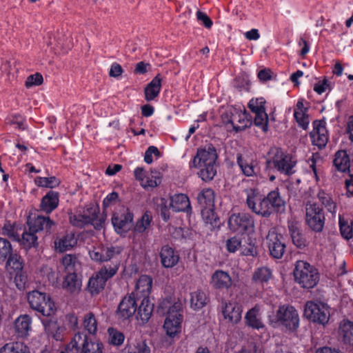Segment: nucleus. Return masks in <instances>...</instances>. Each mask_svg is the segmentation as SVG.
<instances>
[{"label":"nucleus","mask_w":353,"mask_h":353,"mask_svg":"<svg viewBox=\"0 0 353 353\" xmlns=\"http://www.w3.org/2000/svg\"><path fill=\"white\" fill-rule=\"evenodd\" d=\"M266 199L273 211L277 213H283L285 211V201L281 196L279 188L270 192L266 196Z\"/></svg>","instance_id":"obj_28"},{"label":"nucleus","mask_w":353,"mask_h":353,"mask_svg":"<svg viewBox=\"0 0 353 353\" xmlns=\"http://www.w3.org/2000/svg\"><path fill=\"white\" fill-rule=\"evenodd\" d=\"M269 321L273 327L283 326L292 332L296 331L299 326V314L293 306L289 305L280 306L275 316H269Z\"/></svg>","instance_id":"obj_5"},{"label":"nucleus","mask_w":353,"mask_h":353,"mask_svg":"<svg viewBox=\"0 0 353 353\" xmlns=\"http://www.w3.org/2000/svg\"><path fill=\"white\" fill-rule=\"evenodd\" d=\"M198 204L201 209L214 208V192L211 188L202 190L196 196Z\"/></svg>","instance_id":"obj_30"},{"label":"nucleus","mask_w":353,"mask_h":353,"mask_svg":"<svg viewBox=\"0 0 353 353\" xmlns=\"http://www.w3.org/2000/svg\"><path fill=\"white\" fill-rule=\"evenodd\" d=\"M254 123L256 126L262 129L264 132L268 130V116L265 111L256 112Z\"/></svg>","instance_id":"obj_54"},{"label":"nucleus","mask_w":353,"mask_h":353,"mask_svg":"<svg viewBox=\"0 0 353 353\" xmlns=\"http://www.w3.org/2000/svg\"><path fill=\"white\" fill-rule=\"evenodd\" d=\"M106 283L95 273L90 278L88 283V290L92 295L99 294L105 288Z\"/></svg>","instance_id":"obj_40"},{"label":"nucleus","mask_w":353,"mask_h":353,"mask_svg":"<svg viewBox=\"0 0 353 353\" xmlns=\"http://www.w3.org/2000/svg\"><path fill=\"white\" fill-rule=\"evenodd\" d=\"M266 165L274 168L281 174L290 176L295 172L294 170L296 161L293 160L292 155L285 153L281 148L272 147L268 153Z\"/></svg>","instance_id":"obj_3"},{"label":"nucleus","mask_w":353,"mask_h":353,"mask_svg":"<svg viewBox=\"0 0 353 353\" xmlns=\"http://www.w3.org/2000/svg\"><path fill=\"white\" fill-rule=\"evenodd\" d=\"M120 261L116 260L112 265H104L97 272L99 276L106 283L107 281L113 277L119 270Z\"/></svg>","instance_id":"obj_41"},{"label":"nucleus","mask_w":353,"mask_h":353,"mask_svg":"<svg viewBox=\"0 0 353 353\" xmlns=\"http://www.w3.org/2000/svg\"><path fill=\"white\" fill-rule=\"evenodd\" d=\"M339 336L345 344L353 347V322L343 321L339 326Z\"/></svg>","instance_id":"obj_32"},{"label":"nucleus","mask_w":353,"mask_h":353,"mask_svg":"<svg viewBox=\"0 0 353 353\" xmlns=\"http://www.w3.org/2000/svg\"><path fill=\"white\" fill-rule=\"evenodd\" d=\"M218 155L215 148L210 145L204 149H199L190 163V168H201L203 165L215 164Z\"/></svg>","instance_id":"obj_14"},{"label":"nucleus","mask_w":353,"mask_h":353,"mask_svg":"<svg viewBox=\"0 0 353 353\" xmlns=\"http://www.w3.org/2000/svg\"><path fill=\"white\" fill-rule=\"evenodd\" d=\"M83 327L90 334H94L97 332V321L92 312H89L85 315Z\"/></svg>","instance_id":"obj_51"},{"label":"nucleus","mask_w":353,"mask_h":353,"mask_svg":"<svg viewBox=\"0 0 353 353\" xmlns=\"http://www.w3.org/2000/svg\"><path fill=\"white\" fill-rule=\"evenodd\" d=\"M81 286V280L78 279L76 272L68 273L62 283V287L70 293H77Z\"/></svg>","instance_id":"obj_33"},{"label":"nucleus","mask_w":353,"mask_h":353,"mask_svg":"<svg viewBox=\"0 0 353 353\" xmlns=\"http://www.w3.org/2000/svg\"><path fill=\"white\" fill-rule=\"evenodd\" d=\"M76 257L72 254H66L62 259V264L68 273L75 272Z\"/></svg>","instance_id":"obj_56"},{"label":"nucleus","mask_w":353,"mask_h":353,"mask_svg":"<svg viewBox=\"0 0 353 353\" xmlns=\"http://www.w3.org/2000/svg\"><path fill=\"white\" fill-rule=\"evenodd\" d=\"M294 281L301 288L312 289L319 281L318 270L305 261H297L293 271Z\"/></svg>","instance_id":"obj_4"},{"label":"nucleus","mask_w":353,"mask_h":353,"mask_svg":"<svg viewBox=\"0 0 353 353\" xmlns=\"http://www.w3.org/2000/svg\"><path fill=\"white\" fill-rule=\"evenodd\" d=\"M133 214L128 208H122L114 212L112 217V223L118 234L127 233L132 226Z\"/></svg>","instance_id":"obj_12"},{"label":"nucleus","mask_w":353,"mask_h":353,"mask_svg":"<svg viewBox=\"0 0 353 353\" xmlns=\"http://www.w3.org/2000/svg\"><path fill=\"white\" fill-rule=\"evenodd\" d=\"M150 347L146 340L140 339L136 341L133 349L131 347H126L123 353H150Z\"/></svg>","instance_id":"obj_44"},{"label":"nucleus","mask_w":353,"mask_h":353,"mask_svg":"<svg viewBox=\"0 0 353 353\" xmlns=\"http://www.w3.org/2000/svg\"><path fill=\"white\" fill-rule=\"evenodd\" d=\"M32 319L28 314L20 315L14 321V330L17 337L25 338L31 330Z\"/></svg>","instance_id":"obj_26"},{"label":"nucleus","mask_w":353,"mask_h":353,"mask_svg":"<svg viewBox=\"0 0 353 353\" xmlns=\"http://www.w3.org/2000/svg\"><path fill=\"white\" fill-rule=\"evenodd\" d=\"M259 312V310L256 307H254L246 313L245 320L247 325L256 330H259L265 327Z\"/></svg>","instance_id":"obj_34"},{"label":"nucleus","mask_w":353,"mask_h":353,"mask_svg":"<svg viewBox=\"0 0 353 353\" xmlns=\"http://www.w3.org/2000/svg\"><path fill=\"white\" fill-rule=\"evenodd\" d=\"M222 312L225 319H228L230 322L236 324L241 319L242 310L241 306L237 304L225 303L223 307Z\"/></svg>","instance_id":"obj_27"},{"label":"nucleus","mask_w":353,"mask_h":353,"mask_svg":"<svg viewBox=\"0 0 353 353\" xmlns=\"http://www.w3.org/2000/svg\"><path fill=\"white\" fill-rule=\"evenodd\" d=\"M325 218L324 211L317 203L308 201L305 204V223L315 232L323 231Z\"/></svg>","instance_id":"obj_9"},{"label":"nucleus","mask_w":353,"mask_h":353,"mask_svg":"<svg viewBox=\"0 0 353 353\" xmlns=\"http://www.w3.org/2000/svg\"><path fill=\"white\" fill-rule=\"evenodd\" d=\"M152 287V279L148 275H141L136 284L135 290L132 294L141 299V298L148 297Z\"/></svg>","instance_id":"obj_21"},{"label":"nucleus","mask_w":353,"mask_h":353,"mask_svg":"<svg viewBox=\"0 0 353 353\" xmlns=\"http://www.w3.org/2000/svg\"><path fill=\"white\" fill-rule=\"evenodd\" d=\"M6 268L10 274L21 272L23 270V260L16 253H12L6 259Z\"/></svg>","instance_id":"obj_36"},{"label":"nucleus","mask_w":353,"mask_h":353,"mask_svg":"<svg viewBox=\"0 0 353 353\" xmlns=\"http://www.w3.org/2000/svg\"><path fill=\"white\" fill-rule=\"evenodd\" d=\"M266 240L271 256L276 259H281L286 248L283 235L274 231L269 232Z\"/></svg>","instance_id":"obj_15"},{"label":"nucleus","mask_w":353,"mask_h":353,"mask_svg":"<svg viewBox=\"0 0 353 353\" xmlns=\"http://www.w3.org/2000/svg\"><path fill=\"white\" fill-rule=\"evenodd\" d=\"M77 243V239L72 234H67L59 241L58 248L61 252L70 249Z\"/></svg>","instance_id":"obj_55"},{"label":"nucleus","mask_w":353,"mask_h":353,"mask_svg":"<svg viewBox=\"0 0 353 353\" xmlns=\"http://www.w3.org/2000/svg\"><path fill=\"white\" fill-rule=\"evenodd\" d=\"M68 347L75 353H104L103 343L92 340L84 332L75 334Z\"/></svg>","instance_id":"obj_6"},{"label":"nucleus","mask_w":353,"mask_h":353,"mask_svg":"<svg viewBox=\"0 0 353 353\" xmlns=\"http://www.w3.org/2000/svg\"><path fill=\"white\" fill-rule=\"evenodd\" d=\"M236 162L241 172L246 176L256 175L257 162L248 154L238 153Z\"/></svg>","instance_id":"obj_20"},{"label":"nucleus","mask_w":353,"mask_h":353,"mask_svg":"<svg viewBox=\"0 0 353 353\" xmlns=\"http://www.w3.org/2000/svg\"><path fill=\"white\" fill-rule=\"evenodd\" d=\"M265 100L263 98H258L251 99L249 102L248 107L253 113L265 111Z\"/></svg>","instance_id":"obj_58"},{"label":"nucleus","mask_w":353,"mask_h":353,"mask_svg":"<svg viewBox=\"0 0 353 353\" xmlns=\"http://www.w3.org/2000/svg\"><path fill=\"white\" fill-rule=\"evenodd\" d=\"M288 228L292 243L299 249H303L308 245L301 225L298 221H290L288 222Z\"/></svg>","instance_id":"obj_19"},{"label":"nucleus","mask_w":353,"mask_h":353,"mask_svg":"<svg viewBox=\"0 0 353 353\" xmlns=\"http://www.w3.org/2000/svg\"><path fill=\"white\" fill-rule=\"evenodd\" d=\"M227 250L230 253H234L239 248H241V239L240 236H234L229 238L225 243Z\"/></svg>","instance_id":"obj_57"},{"label":"nucleus","mask_w":353,"mask_h":353,"mask_svg":"<svg viewBox=\"0 0 353 353\" xmlns=\"http://www.w3.org/2000/svg\"><path fill=\"white\" fill-rule=\"evenodd\" d=\"M233 111L234 112V116L232 119L231 130L238 132L251 126L252 123L251 118L248 117L249 114L245 111L242 112L237 109Z\"/></svg>","instance_id":"obj_22"},{"label":"nucleus","mask_w":353,"mask_h":353,"mask_svg":"<svg viewBox=\"0 0 353 353\" xmlns=\"http://www.w3.org/2000/svg\"><path fill=\"white\" fill-rule=\"evenodd\" d=\"M233 110H236L235 108H230L225 110L221 114V120L223 123L225 125L228 130L231 131L232 119L234 116V112Z\"/></svg>","instance_id":"obj_61"},{"label":"nucleus","mask_w":353,"mask_h":353,"mask_svg":"<svg viewBox=\"0 0 353 353\" xmlns=\"http://www.w3.org/2000/svg\"><path fill=\"white\" fill-rule=\"evenodd\" d=\"M59 202V193L50 190L41 199L40 210L46 214H50L58 207Z\"/></svg>","instance_id":"obj_23"},{"label":"nucleus","mask_w":353,"mask_h":353,"mask_svg":"<svg viewBox=\"0 0 353 353\" xmlns=\"http://www.w3.org/2000/svg\"><path fill=\"white\" fill-rule=\"evenodd\" d=\"M152 216L146 212L136 223L134 227V232L138 233H143L145 231L147 228H149L150 223L152 222Z\"/></svg>","instance_id":"obj_52"},{"label":"nucleus","mask_w":353,"mask_h":353,"mask_svg":"<svg viewBox=\"0 0 353 353\" xmlns=\"http://www.w3.org/2000/svg\"><path fill=\"white\" fill-rule=\"evenodd\" d=\"M159 257L161 264L167 269L176 266L180 259L179 252L169 245H165L161 248Z\"/></svg>","instance_id":"obj_18"},{"label":"nucleus","mask_w":353,"mask_h":353,"mask_svg":"<svg viewBox=\"0 0 353 353\" xmlns=\"http://www.w3.org/2000/svg\"><path fill=\"white\" fill-rule=\"evenodd\" d=\"M259 194V192L255 188H251L247 190L246 204L250 210L254 213L260 215L265 218L270 217L272 213L273 210L271 208L269 201H267L266 196L259 200V204L256 205L255 199Z\"/></svg>","instance_id":"obj_11"},{"label":"nucleus","mask_w":353,"mask_h":353,"mask_svg":"<svg viewBox=\"0 0 353 353\" xmlns=\"http://www.w3.org/2000/svg\"><path fill=\"white\" fill-rule=\"evenodd\" d=\"M199 176L203 181L208 182L212 181L216 174V168L215 164L205 165L199 168Z\"/></svg>","instance_id":"obj_46"},{"label":"nucleus","mask_w":353,"mask_h":353,"mask_svg":"<svg viewBox=\"0 0 353 353\" xmlns=\"http://www.w3.org/2000/svg\"><path fill=\"white\" fill-rule=\"evenodd\" d=\"M307 109L304 108L303 103L299 101L294 109V117L299 125L306 130L309 124L308 116L306 114Z\"/></svg>","instance_id":"obj_37"},{"label":"nucleus","mask_w":353,"mask_h":353,"mask_svg":"<svg viewBox=\"0 0 353 353\" xmlns=\"http://www.w3.org/2000/svg\"><path fill=\"white\" fill-rule=\"evenodd\" d=\"M242 248V254L245 256H254L257 254L256 247L254 241L249 237L247 241V245H243Z\"/></svg>","instance_id":"obj_60"},{"label":"nucleus","mask_w":353,"mask_h":353,"mask_svg":"<svg viewBox=\"0 0 353 353\" xmlns=\"http://www.w3.org/2000/svg\"><path fill=\"white\" fill-rule=\"evenodd\" d=\"M340 231L342 236L345 239H350L353 236L352 227L346 223L343 220H339Z\"/></svg>","instance_id":"obj_63"},{"label":"nucleus","mask_w":353,"mask_h":353,"mask_svg":"<svg viewBox=\"0 0 353 353\" xmlns=\"http://www.w3.org/2000/svg\"><path fill=\"white\" fill-rule=\"evenodd\" d=\"M159 306L167 314L163 327L167 334L172 337L181 330L183 304L179 299L169 296L163 299Z\"/></svg>","instance_id":"obj_2"},{"label":"nucleus","mask_w":353,"mask_h":353,"mask_svg":"<svg viewBox=\"0 0 353 353\" xmlns=\"http://www.w3.org/2000/svg\"><path fill=\"white\" fill-rule=\"evenodd\" d=\"M317 197L321 204L332 214H334L336 212V203L332 199V197L330 194L326 193L323 190H321L317 194Z\"/></svg>","instance_id":"obj_43"},{"label":"nucleus","mask_w":353,"mask_h":353,"mask_svg":"<svg viewBox=\"0 0 353 353\" xmlns=\"http://www.w3.org/2000/svg\"><path fill=\"white\" fill-rule=\"evenodd\" d=\"M161 183V177L160 173L157 171H151V176H146L144 181L142 182L141 185L143 188L148 189L149 188H154L157 187Z\"/></svg>","instance_id":"obj_49"},{"label":"nucleus","mask_w":353,"mask_h":353,"mask_svg":"<svg viewBox=\"0 0 353 353\" xmlns=\"http://www.w3.org/2000/svg\"><path fill=\"white\" fill-rule=\"evenodd\" d=\"M228 228L239 234H251L254 232V219L250 213L239 212L232 214L228 218Z\"/></svg>","instance_id":"obj_8"},{"label":"nucleus","mask_w":353,"mask_h":353,"mask_svg":"<svg viewBox=\"0 0 353 353\" xmlns=\"http://www.w3.org/2000/svg\"><path fill=\"white\" fill-rule=\"evenodd\" d=\"M123 249L119 246H102L95 248L93 250L90 251V258L97 262H107L113 260V262L117 260Z\"/></svg>","instance_id":"obj_13"},{"label":"nucleus","mask_w":353,"mask_h":353,"mask_svg":"<svg viewBox=\"0 0 353 353\" xmlns=\"http://www.w3.org/2000/svg\"><path fill=\"white\" fill-rule=\"evenodd\" d=\"M12 253V248L10 242L6 239L0 237V263H4Z\"/></svg>","instance_id":"obj_48"},{"label":"nucleus","mask_w":353,"mask_h":353,"mask_svg":"<svg viewBox=\"0 0 353 353\" xmlns=\"http://www.w3.org/2000/svg\"><path fill=\"white\" fill-rule=\"evenodd\" d=\"M28 301L30 307L43 316H51L56 312L54 303L46 293L34 290L28 294Z\"/></svg>","instance_id":"obj_7"},{"label":"nucleus","mask_w":353,"mask_h":353,"mask_svg":"<svg viewBox=\"0 0 353 353\" xmlns=\"http://www.w3.org/2000/svg\"><path fill=\"white\" fill-rule=\"evenodd\" d=\"M209 302V299L206 294L197 290L190 294V307L194 310H198L205 306Z\"/></svg>","instance_id":"obj_35"},{"label":"nucleus","mask_w":353,"mask_h":353,"mask_svg":"<svg viewBox=\"0 0 353 353\" xmlns=\"http://www.w3.org/2000/svg\"><path fill=\"white\" fill-rule=\"evenodd\" d=\"M12 275L14 276V283L17 288L19 290L23 289L27 282V275L23 270L21 272H15Z\"/></svg>","instance_id":"obj_64"},{"label":"nucleus","mask_w":353,"mask_h":353,"mask_svg":"<svg viewBox=\"0 0 353 353\" xmlns=\"http://www.w3.org/2000/svg\"><path fill=\"white\" fill-rule=\"evenodd\" d=\"M304 316L314 323L325 325L330 318L329 307L322 302L307 301L305 305Z\"/></svg>","instance_id":"obj_10"},{"label":"nucleus","mask_w":353,"mask_h":353,"mask_svg":"<svg viewBox=\"0 0 353 353\" xmlns=\"http://www.w3.org/2000/svg\"><path fill=\"white\" fill-rule=\"evenodd\" d=\"M43 79L42 75L40 73L37 72L34 74L30 75L27 78V79L25 82V85L26 88H28L33 85H41L43 83Z\"/></svg>","instance_id":"obj_62"},{"label":"nucleus","mask_w":353,"mask_h":353,"mask_svg":"<svg viewBox=\"0 0 353 353\" xmlns=\"http://www.w3.org/2000/svg\"><path fill=\"white\" fill-rule=\"evenodd\" d=\"M332 163L335 170L343 173L350 172V158L346 150H338L334 155Z\"/></svg>","instance_id":"obj_24"},{"label":"nucleus","mask_w":353,"mask_h":353,"mask_svg":"<svg viewBox=\"0 0 353 353\" xmlns=\"http://www.w3.org/2000/svg\"><path fill=\"white\" fill-rule=\"evenodd\" d=\"M27 224L29 231H25L21 238V243L27 249L38 245L36 233L43 232L46 234H50L55 231L57 227L56 223L49 216L42 215L28 216Z\"/></svg>","instance_id":"obj_1"},{"label":"nucleus","mask_w":353,"mask_h":353,"mask_svg":"<svg viewBox=\"0 0 353 353\" xmlns=\"http://www.w3.org/2000/svg\"><path fill=\"white\" fill-rule=\"evenodd\" d=\"M161 81L159 74L144 88L145 99L147 101H151L159 96L161 89Z\"/></svg>","instance_id":"obj_29"},{"label":"nucleus","mask_w":353,"mask_h":353,"mask_svg":"<svg viewBox=\"0 0 353 353\" xmlns=\"http://www.w3.org/2000/svg\"><path fill=\"white\" fill-rule=\"evenodd\" d=\"M272 276L271 270L265 267L256 269L253 274L252 280L255 283H267Z\"/></svg>","instance_id":"obj_45"},{"label":"nucleus","mask_w":353,"mask_h":353,"mask_svg":"<svg viewBox=\"0 0 353 353\" xmlns=\"http://www.w3.org/2000/svg\"><path fill=\"white\" fill-rule=\"evenodd\" d=\"M137 298L134 294H130L125 296L119 304L117 314L118 316L123 320L132 317L137 310Z\"/></svg>","instance_id":"obj_16"},{"label":"nucleus","mask_w":353,"mask_h":353,"mask_svg":"<svg viewBox=\"0 0 353 353\" xmlns=\"http://www.w3.org/2000/svg\"><path fill=\"white\" fill-rule=\"evenodd\" d=\"M141 303L137 307V314L143 323H146L150 319L152 311L153 304H151L148 297L141 298Z\"/></svg>","instance_id":"obj_38"},{"label":"nucleus","mask_w":353,"mask_h":353,"mask_svg":"<svg viewBox=\"0 0 353 353\" xmlns=\"http://www.w3.org/2000/svg\"><path fill=\"white\" fill-rule=\"evenodd\" d=\"M35 184L40 187L53 188L58 186L61 181L55 176L41 177L37 176L34 179Z\"/></svg>","instance_id":"obj_50"},{"label":"nucleus","mask_w":353,"mask_h":353,"mask_svg":"<svg viewBox=\"0 0 353 353\" xmlns=\"http://www.w3.org/2000/svg\"><path fill=\"white\" fill-rule=\"evenodd\" d=\"M108 342L110 344L114 346H120L123 344L125 336L123 332L118 330L110 327L108 330Z\"/></svg>","instance_id":"obj_47"},{"label":"nucleus","mask_w":353,"mask_h":353,"mask_svg":"<svg viewBox=\"0 0 353 353\" xmlns=\"http://www.w3.org/2000/svg\"><path fill=\"white\" fill-rule=\"evenodd\" d=\"M310 136L314 145L320 149L324 148L328 141L325 122L323 120H315L313 122V130L310 133Z\"/></svg>","instance_id":"obj_17"},{"label":"nucleus","mask_w":353,"mask_h":353,"mask_svg":"<svg viewBox=\"0 0 353 353\" xmlns=\"http://www.w3.org/2000/svg\"><path fill=\"white\" fill-rule=\"evenodd\" d=\"M201 213L203 220L206 224L210 225L212 230L219 228L220 220L214 212V208L201 209Z\"/></svg>","instance_id":"obj_39"},{"label":"nucleus","mask_w":353,"mask_h":353,"mask_svg":"<svg viewBox=\"0 0 353 353\" xmlns=\"http://www.w3.org/2000/svg\"><path fill=\"white\" fill-rule=\"evenodd\" d=\"M2 234L7 236L13 241H20L19 234L16 230L15 223H11L10 221H8L4 224L2 228Z\"/></svg>","instance_id":"obj_53"},{"label":"nucleus","mask_w":353,"mask_h":353,"mask_svg":"<svg viewBox=\"0 0 353 353\" xmlns=\"http://www.w3.org/2000/svg\"><path fill=\"white\" fill-rule=\"evenodd\" d=\"M232 283L229 274L223 270H216L212 275L211 284L215 289H228Z\"/></svg>","instance_id":"obj_25"},{"label":"nucleus","mask_w":353,"mask_h":353,"mask_svg":"<svg viewBox=\"0 0 353 353\" xmlns=\"http://www.w3.org/2000/svg\"><path fill=\"white\" fill-rule=\"evenodd\" d=\"M99 213V209L98 207L96 206L89 207L85 210H84L81 218L85 225L87 224H90V222L93 221L94 216H96L97 214Z\"/></svg>","instance_id":"obj_59"},{"label":"nucleus","mask_w":353,"mask_h":353,"mask_svg":"<svg viewBox=\"0 0 353 353\" xmlns=\"http://www.w3.org/2000/svg\"><path fill=\"white\" fill-rule=\"evenodd\" d=\"M0 353H30V351L25 343L17 341L5 344L1 348Z\"/></svg>","instance_id":"obj_42"},{"label":"nucleus","mask_w":353,"mask_h":353,"mask_svg":"<svg viewBox=\"0 0 353 353\" xmlns=\"http://www.w3.org/2000/svg\"><path fill=\"white\" fill-rule=\"evenodd\" d=\"M170 207L174 212L187 211L191 208L189 199L184 194H174L171 196Z\"/></svg>","instance_id":"obj_31"}]
</instances>
